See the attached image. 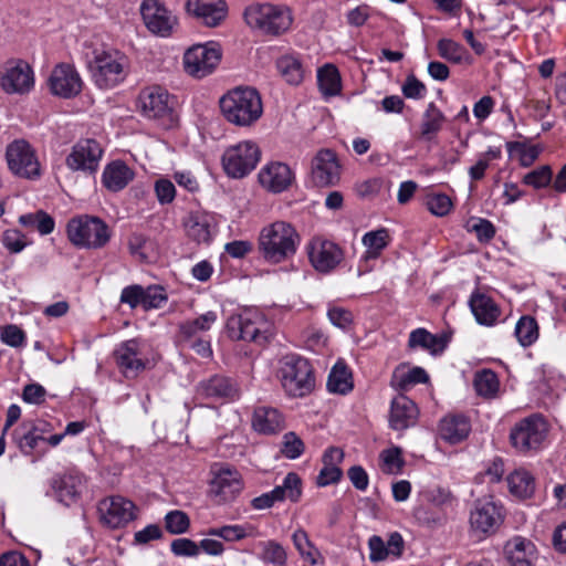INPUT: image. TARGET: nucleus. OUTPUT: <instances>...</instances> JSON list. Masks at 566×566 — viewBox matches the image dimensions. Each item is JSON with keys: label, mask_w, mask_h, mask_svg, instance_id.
I'll use <instances>...</instances> for the list:
<instances>
[{"label": "nucleus", "mask_w": 566, "mask_h": 566, "mask_svg": "<svg viewBox=\"0 0 566 566\" xmlns=\"http://www.w3.org/2000/svg\"><path fill=\"white\" fill-rule=\"evenodd\" d=\"M300 243L301 237L291 223L275 221L260 231L258 249L265 262L279 264L293 258Z\"/></svg>", "instance_id": "obj_1"}, {"label": "nucleus", "mask_w": 566, "mask_h": 566, "mask_svg": "<svg viewBox=\"0 0 566 566\" xmlns=\"http://www.w3.org/2000/svg\"><path fill=\"white\" fill-rule=\"evenodd\" d=\"M220 107L223 116L238 126H250L263 113L259 92L249 86H238L229 91L221 97Z\"/></svg>", "instance_id": "obj_2"}, {"label": "nucleus", "mask_w": 566, "mask_h": 566, "mask_svg": "<svg viewBox=\"0 0 566 566\" xmlns=\"http://www.w3.org/2000/svg\"><path fill=\"white\" fill-rule=\"evenodd\" d=\"M69 241L78 249H102L111 240L112 231L108 224L98 217L78 214L66 223Z\"/></svg>", "instance_id": "obj_3"}, {"label": "nucleus", "mask_w": 566, "mask_h": 566, "mask_svg": "<svg viewBox=\"0 0 566 566\" xmlns=\"http://www.w3.org/2000/svg\"><path fill=\"white\" fill-rule=\"evenodd\" d=\"M128 59L118 50H95L90 70L95 85L102 90L114 88L128 74Z\"/></svg>", "instance_id": "obj_4"}, {"label": "nucleus", "mask_w": 566, "mask_h": 566, "mask_svg": "<svg viewBox=\"0 0 566 566\" xmlns=\"http://www.w3.org/2000/svg\"><path fill=\"white\" fill-rule=\"evenodd\" d=\"M227 333L233 340L264 345L272 335V324L260 311L248 308L228 318Z\"/></svg>", "instance_id": "obj_5"}, {"label": "nucleus", "mask_w": 566, "mask_h": 566, "mask_svg": "<svg viewBox=\"0 0 566 566\" xmlns=\"http://www.w3.org/2000/svg\"><path fill=\"white\" fill-rule=\"evenodd\" d=\"M279 373L282 387L290 397H305L315 387V377L310 361L298 355L285 356Z\"/></svg>", "instance_id": "obj_6"}, {"label": "nucleus", "mask_w": 566, "mask_h": 566, "mask_svg": "<svg viewBox=\"0 0 566 566\" xmlns=\"http://www.w3.org/2000/svg\"><path fill=\"white\" fill-rule=\"evenodd\" d=\"M244 19L252 29L273 35L285 32L292 24L290 10L286 7L271 3L249 6L244 10Z\"/></svg>", "instance_id": "obj_7"}, {"label": "nucleus", "mask_w": 566, "mask_h": 566, "mask_svg": "<svg viewBox=\"0 0 566 566\" xmlns=\"http://www.w3.org/2000/svg\"><path fill=\"white\" fill-rule=\"evenodd\" d=\"M261 158L259 146L251 140H243L228 147L222 155L224 172L231 178H243L258 165Z\"/></svg>", "instance_id": "obj_8"}, {"label": "nucleus", "mask_w": 566, "mask_h": 566, "mask_svg": "<svg viewBox=\"0 0 566 566\" xmlns=\"http://www.w3.org/2000/svg\"><path fill=\"white\" fill-rule=\"evenodd\" d=\"M548 433V426L541 415H531L520 420L511 430L512 446L520 452L538 450Z\"/></svg>", "instance_id": "obj_9"}, {"label": "nucleus", "mask_w": 566, "mask_h": 566, "mask_svg": "<svg viewBox=\"0 0 566 566\" xmlns=\"http://www.w3.org/2000/svg\"><path fill=\"white\" fill-rule=\"evenodd\" d=\"M6 158L13 175L34 180L41 176V165L34 148L25 139H15L7 146Z\"/></svg>", "instance_id": "obj_10"}, {"label": "nucleus", "mask_w": 566, "mask_h": 566, "mask_svg": "<svg viewBox=\"0 0 566 566\" xmlns=\"http://www.w3.org/2000/svg\"><path fill=\"white\" fill-rule=\"evenodd\" d=\"M221 56V50L216 43L192 45L184 54L185 72L195 78H203L217 69Z\"/></svg>", "instance_id": "obj_11"}, {"label": "nucleus", "mask_w": 566, "mask_h": 566, "mask_svg": "<svg viewBox=\"0 0 566 566\" xmlns=\"http://www.w3.org/2000/svg\"><path fill=\"white\" fill-rule=\"evenodd\" d=\"M97 510L101 523L112 530L125 527L136 518V505L120 495L103 499Z\"/></svg>", "instance_id": "obj_12"}, {"label": "nucleus", "mask_w": 566, "mask_h": 566, "mask_svg": "<svg viewBox=\"0 0 566 566\" xmlns=\"http://www.w3.org/2000/svg\"><path fill=\"white\" fill-rule=\"evenodd\" d=\"M244 483L242 475L235 469L221 467L213 471L209 485V495L216 504H226L234 501L242 492Z\"/></svg>", "instance_id": "obj_13"}, {"label": "nucleus", "mask_w": 566, "mask_h": 566, "mask_svg": "<svg viewBox=\"0 0 566 566\" xmlns=\"http://www.w3.org/2000/svg\"><path fill=\"white\" fill-rule=\"evenodd\" d=\"M138 108L149 119H171L172 101L168 91L161 86L145 87L138 95Z\"/></svg>", "instance_id": "obj_14"}, {"label": "nucleus", "mask_w": 566, "mask_h": 566, "mask_svg": "<svg viewBox=\"0 0 566 566\" xmlns=\"http://www.w3.org/2000/svg\"><path fill=\"white\" fill-rule=\"evenodd\" d=\"M144 347L142 340L132 338L120 343L114 350L116 365L126 378H134L146 369L149 360Z\"/></svg>", "instance_id": "obj_15"}, {"label": "nucleus", "mask_w": 566, "mask_h": 566, "mask_svg": "<svg viewBox=\"0 0 566 566\" xmlns=\"http://www.w3.org/2000/svg\"><path fill=\"white\" fill-rule=\"evenodd\" d=\"M140 14L148 31L161 38L171 35L177 24L176 15L159 0H143Z\"/></svg>", "instance_id": "obj_16"}, {"label": "nucleus", "mask_w": 566, "mask_h": 566, "mask_svg": "<svg viewBox=\"0 0 566 566\" xmlns=\"http://www.w3.org/2000/svg\"><path fill=\"white\" fill-rule=\"evenodd\" d=\"M0 86L8 94H27L34 86V73L24 61H9L0 73Z\"/></svg>", "instance_id": "obj_17"}, {"label": "nucleus", "mask_w": 566, "mask_h": 566, "mask_svg": "<svg viewBox=\"0 0 566 566\" xmlns=\"http://www.w3.org/2000/svg\"><path fill=\"white\" fill-rule=\"evenodd\" d=\"M504 514L502 506L492 497L479 499L470 514V524L474 532L490 535L496 532L503 523Z\"/></svg>", "instance_id": "obj_18"}, {"label": "nucleus", "mask_w": 566, "mask_h": 566, "mask_svg": "<svg viewBox=\"0 0 566 566\" xmlns=\"http://www.w3.org/2000/svg\"><path fill=\"white\" fill-rule=\"evenodd\" d=\"M302 496V480L295 472H289L282 484L276 485L272 491L263 493L251 501L254 510H265L272 507L276 502L290 500L293 503L300 501Z\"/></svg>", "instance_id": "obj_19"}, {"label": "nucleus", "mask_w": 566, "mask_h": 566, "mask_svg": "<svg viewBox=\"0 0 566 566\" xmlns=\"http://www.w3.org/2000/svg\"><path fill=\"white\" fill-rule=\"evenodd\" d=\"M50 92L62 98L77 96L83 88V81L74 67L69 63L55 65L48 80Z\"/></svg>", "instance_id": "obj_20"}, {"label": "nucleus", "mask_w": 566, "mask_h": 566, "mask_svg": "<svg viewBox=\"0 0 566 566\" xmlns=\"http://www.w3.org/2000/svg\"><path fill=\"white\" fill-rule=\"evenodd\" d=\"M103 149L95 139H81L72 148L66 157V165L70 169L93 174L97 170Z\"/></svg>", "instance_id": "obj_21"}, {"label": "nucleus", "mask_w": 566, "mask_h": 566, "mask_svg": "<svg viewBox=\"0 0 566 566\" xmlns=\"http://www.w3.org/2000/svg\"><path fill=\"white\" fill-rule=\"evenodd\" d=\"M307 254L313 268L321 273L331 272L343 260L342 249L336 243L322 238L311 240Z\"/></svg>", "instance_id": "obj_22"}, {"label": "nucleus", "mask_w": 566, "mask_h": 566, "mask_svg": "<svg viewBox=\"0 0 566 566\" xmlns=\"http://www.w3.org/2000/svg\"><path fill=\"white\" fill-rule=\"evenodd\" d=\"M51 486L57 501L70 506L80 500L85 486V476L74 468L67 469L53 476Z\"/></svg>", "instance_id": "obj_23"}, {"label": "nucleus", "mask_w": 566, "mask_h": 566, "mask_svg": "<svg viewBox=\"0 0 566 566\" xmlns=\"http://www.w3.org/2000/svg\"><path fill=\"white\" fill-rule=\"evenodd\" d=\"M340 178V165L336 154L331 149H322L312 161V180L316 186H334Z\"/></svg>", "instance_id": "obj_24"}, {"label": "nucleus", "mask_w": 566, "mask_h": 566, "mask_svg": "<svg viewBox=\"0 0 566 566\" xmlns=\"http://www.w3.org/2000/svg\"><path fill=\"white\" fill-rule=\"evenodd\" d=\"M260 185L274 193H280L286 190L294 180V174L290 166L272 161L261 168L258 175Z\"/></svg>", "instance_id": "obj_25"}, {"label": "nucleus", "mask_w": 566, "mask_h": 566, "mask_svg": "<svg viewBox=\"0 0 566 566\" xmlns=\"http://www.w3.org/2000/svg\"><path fill=\"white\" fill-rule=\"evenodd\" d=\"M186 11L208 27L219 25L227 17L224 0H187Z\"/></svg>", "instance_id": "obj_26"}, {"label": "nucleus", "mask_w": 566, "mask_h": 566, "mask_svg": "<svg viewBox=\"0 0 566 566\" xmlns=\"http://www.w3.org/2000/svg\"><path fill=\"white\" fill-rule=\"evenodd\" d=\"M369 560L374 564L384 562L388 558L398 559L402 556L405 541L400 533L389 534L387 542L379 535H373L368 538Z\"/></svg>", "instance_id": "obj_27"}, {"label": "nucleus", "mask_w": 566, "mask_h": 566, "mask_svg": "<svg viewBox=\"0 0 566 566\" xmlns=\"http://www.w3.org/2000/svg\"><path fill=\"white\" fill-rule=\"evenodd\" d=\"M419 409L407 396L398 395L391 400L389 412V427L396 431H403L417 423Z\"/></svg>", "instance_id": "obj_28"}, {"label": "nucleus", "mask_w": 566, "mask_h": 566, "mask_svg": "<svg viewBox=\"0 0 566 566\" xmlns=\"http://www.w3.org/2000/svg\"><path fill=\"white\" fill-rule=\"evenodd\" d=\"M361 242L366 247V251L358 264V276L371 271L373 265H370L369 262L376 261L380 256L381 252L390 243V235L387 229L381 228L365 233Z\"/></svg>", "instance_id": "obj_29"}, {"label": "nucleus", "mask_w": 566, "mask_h": 566, "mask_svg": "<svg viewBox=\"0 0 566 566\" xmlns=\"http://www.w3.org/2000/svg\"><path fill=\"white\" fill-rule=\"evenodd\" d=\"M197 394L199 397L212 401H226L238 397V388L230 378L216 375L200 381L197 387Z\"/></svg>", "instance_id": "obj_30"}, {"label": "nucleus", "mask_w": 566, "mask_h": 566, "mask_svg": "<svg viewBox=\"0 0 566 566\" xmlns=\"http://www.w3.org/2000/svg\"><path fill=\"white\" fill-rule=\"evenodd\" d=\"M504 555L510 566H534L537 549L532 541L514 536L505 544Z\"/></svg>", "instance_id": "obj_31"}, {"label": "nucleus", "mask_w": 566, "mask_h": 566, "mask_svg": "<svg viewBox=\"0 0 566 566\" xmlns=\"http://www.w3.org/2000/svg\"><path fill=\"white\" fill-rule=\"evenodd\" d=\"M251 424L255 432L270 436L284 429L285 419L279 409L270 406H259L254 408Z\"/></svg>", "instance_id": "obj_32"}, {"label": "nucleus", "mask_w": 566, "mask_h": 566, "mask_svg": "<svg viewBox=\"0 0 566 566\" xmlns=\"http://www.w3.org/2000/svg\"><path fill=\"white\" fill-rule=\"evenodd\" d=\"M449 342L450 337L444 333L432 334L426 328L419 327L410 332L408 347L410 349L421 348L432 356H439L446 350Z\"/></svg>", "instance_id": "obj_33"}, {"label": "nucleus", "mask_w": 566, "mask_h": 566, "mask_svg": "<svg viewBox=\"0 0 566 566\" xmlns=\"http://www.w3.org/2000/svg\"><path fill=\"white\" fill-rule=\"evenodd\" d=\"M135 177L134 170L123 160L107 164L102 174V184L113 192L123 190Z\"/></svg>", "instance_id": "obj_34"}, {"label": "nucleus", "mask_w": 566, "mask_h": 566, "mask_svg": "<svg viewBox=\"0 0 566 566\" xmlns=\"http://www.w3.org/2000/svg\"><path fill=\"white\" fill-rule=\"evenodd\" d=\"M439 431L443 440L450 443H458L469 436L471 421L465 415L450 413L441 419Z\"/></svg>", "instance_id": "obj_35"}, {"label": "nucleus", "mask_w": 566, "mask_h": 566, "mask_svg": "<svg viewBox=\"0 0 566 566\" xmlns=\"http://www.w3.org/2000/svg\"><path fill=\"white\" fill-rule=\"evenodd\" d=\"M469 305L476 322L481 325L493 326L500 317V307L492 297L483 293H473Z\"/></svg>", "instance_id": "obj_36"}, {"label": "nucleus", "mask_w": 566, "mask_h": 566, "mask_svg": "<svg viewBox=\"0 0 566 566\" xmlns=\"http://www.w3.org/2000/svg\"><path fill=\"white\" fill-rule=\"evenodd\" d=\"M353 387L352 371L344 361L338 360L328 375V390L334 394L346 395L353 390Z\"/></svg>", "instance_id": "obj_37"}, {"label": "nucleus", "mask_w": 566, "mask_h": 566, "mask_svg": "<svg viewBox=\"0 0 566 566\" xmlns=\"http://www.w3.org/2000/svg\"><path fill=\"white\" fill-rule=\"evenodd\" d=\"M507 485L514 496L527 499L535 491V479L525 469H517L507 476Z\"/></svg>", "instance_id": "obj_38"}, {"label": "nucleus", "mask_w": 566, "mask_h": 566, "mask_svg": "<svg viewBox=\"0 0 566 566\" xmlns=\"http://www.w3.org/2000/svg\"><path fill=\"white\" fill-rule=\"evenodd\" d=\"M317 83L319 91L325 97L336 96L342 91V78L339 71L333 64H325L317 71Z\"/></svg>", "instance_id": "obj_39"}, {"label": "nucleus", "mask_w": 566, "mask_h": 566, "mask_svg": "<svg viewBox=\"0 0 566 566\" xmlns=\"http://www.w3.org/2000/svg\"><path fill=\"white\" fill-rule=\"evenodd\" d=\"M473 387L478 396L494 399L500 390V380L493 370L485 368L474 374Z\"/></svg>", "instance_id": "obj_40"}, {"label": "nucleus", "mask_w": 566, "mask_h": 566, "mask_svg": "<svg viewBox=\"0 0 566 566\" xmlns=\"http://www.w3.org/2000/svg\"><path fill=\"white\" fill-rule=\"evenodd\" d=\"M18 222L25 229L35 230L41 235H48L55 229V221L44 210L21 214Z\"/></svg>", "instance_id": "obj_41"}, {"label": "nucleus", "mask_w": 566, "mask_h": 566, "mask_svg": "<svg viewBox=\"0 0 566 566\" xmlns=\"http://www.w3.org/2000/svg\"><path fill=\"white\" fill-rule=\"evenodd\" d=\"M186 229L188 235L198 243H208L212 234L211 218L205 213H193L189 217Z\"/></svg>", "instance_id": "obj_42"}, {"label": "nucleus", "mask_w": 566, "mask_h": 566, "mask_svg": "<svg viewBox=\"0 0 566 566\" xmlns=\"http://www.w3.org/2000/svg\"><path fill=\"white\" fill-rule=\"evenodd\" d=\"M514 335L522 347L532 346L539 337L537 321L531 315H523L515 324Z\"/></svg>", "instance_id": "obj_43"}, {"label": "nucleus", "mask_w": 566, "mask_h": 566, "mask_svg": "<svg viewBox=\"0 0 566 566\" xmlns=\"http://www.w3.org/2000/svg\"><path fill=\"white\" fill-rule=\"evenodd\" d=\"M444 120L446 116L438 106L433 102L429 103L421 122V135L431 139L441 130Z\"/></svg>", "instance_id": "obj_44"}, {"label": "nucleus", "mask_w": 566, "mask_h": 566, "mask_svg": "<svg viewBox=\"0 0 566 566\" xmlns=\"http://www.w3.org/2000/svg\"><path fill=\"white\" fill-rule=\"evenodd\" d=\"M258 547L260 551L256 556L266 565H284L287 560L284 547L273 539L260 542Z\"/></svg>", "instance_id": "obj_45"}, {"label": "nucleus", "mask_w": 566, "mask_h": 566, "mask_svg": "<svg viewBox=\"0 0 566 566\" xmlns=\"http://www.w3.org/2000/svg\"><path fill=\"white\" fill-rule=\"evenodd\" d=\"M292 542L294 544L295 549L298 552L302 558L310 562L312 565L317 563V557L319 556V551L310 539L307 532L298 527L292 534Z\"/></svg>", "instance_id": "obj_46"}, {"label": "nucleus", "mask_w": 566, "mask_h": 566, "mask_svg": "<svg viewBox=\"0 0 566 566\" xmlns=\"http://www.w3.org/2000/svg\"><path fill=\"white\" fill-rule=\"evenodd\" d=\"M255 528L252 525H224L221 527H212L208 531V535L224 539L226 542H238L245 537L254 535Z\"/></svg>", "instance_id": "obj_47"}, {"label": "nucleus", "mask_w": 566, "mask_h": 566, "mask_svg": "<svg viewBox=\"0 0 566 566\" xmlns=\"http://www.w3.org/2000/svg\"><path fill=\"white\" fill-rule=\"evenodd\" d=\"M437 50L440 57L455 64L462 63L469 55L462 44L448 38H442L438 41Z\"/></svg>", "instance_id": "obj_48"}, {"label": "nucleus", "mask_w": 566, "mask_h": 566, "mask_svg": "<svg viewBox=\"0 0 566 566\" xmlns=\"http://www.w3.org/2000/svg\"><path fill=\"white\" fill-rule=\"evenodd\" d=\"M39 430H41L40 424H32L30 428H22L14 431V439L22 453L31 454L38 447L39 441L44 440V437H41Z\"/></svg>", "instance_id": "obj_49"}, {"label": "nucleus", "mask_w": 566, "mask_h": 566, "mask_svg": "<svg viewBox=\"0 0 566 566\" xmlns=\"http://www.w3.org/2000/svg\"><path fill=\"white\" fill-rule=\"evenodd\" d=\"M277 69L290 84H298L303 80V69L294 55H284L277 61Z\"/></svg>", "instance_id": "obj_50"}, {"label": "nucleus", "mask_w": 566, "mask_h": 566, "mask_svg": "<svg viewBox=\"0 0 566 566\" xmlns=\"http://www.w3.org/2000/svg\"><path fill=\"white\" fill-rule=\"evenodd\" d=\"M394 377L397 379L398 387L401 389H406L409 386L417 384H426L429 380V375L421 367H413L402 373H400L399 369H396Z\"/></svg>", "instance_id": "obj_51"}, {"label": "nucleus", "mask_w": 566, "mask_h": 566, "mask_svg": "<svg viewBox=\"0 0 566 566\" xmlns=\"http://www.w3.org/2000/svg\"><path fill=\"white\" fill-rule=\"evenodd\" d=\"M552 168L547 165H544L527 172L523 177L522 181L524 185L533 187L534 189H543L552 182Z\"/></svg>", "instance_id": "obj_52"}, {"label": "nucleus", "mask_w": 566, "mask_h": 566, "mask_svg": "<svg viewBox=\"0 0 566 566\" xmlns=\"http://www.w3.org/2000/svg\"><path fill=\"white\" fill-rule=\"evenodd\" d=\"M189 526V516L180 510L170 511L165 516V527L170 534H184Z\"/></svg>", "instance_id": "obj_53"}, {"label": "nucleus", "mask_w": 566, "mask_h": 566, "mask_svg": "<svg viewBox=\"0 0 566 566\" xmlns=\"http://www.w3.org/2000/svg\"><path fill=\"white\" fill-rule=\"evenodd\" d=\"M168 297L165 289L160 285H149L143 287V308L148 311L151 308H160Z\"/></svg>", "instance_id": "obj_54"}, {"label": "nucleus", "mask_w": 566, "mask_h": 566, "mask_svg": "<svg viewBox=\"0 0 566 566\" xmlns=\"http://www.w3.org/2000/svg\"><path fill=\"white\" fill-rule=\"evenodd\" d=\"M1 243L10 253L14 254L23 251L29 244L25 235L18 229L4 230L1 235Z\"/></svg>", "instance_id": "obj_55"}, {"label": "nucleus", "mask_w": 566, "mask_h": 566, "mask_svg": "<svg viewBox=\"0 0 566 566\" xmlns=\"http://www.w3.org/2000/svg\"><path fill=\"white\" fill-rule=\"evenodd\" d=\"M426 206L432 214L444 217L451 211L452 201L444 193H433L427 196Z\"/></svg>", "instance_id": "obj_56"}, {"label": "nucleus", "mask_w": 566, "mask_h": 566, "mask_svg": "<svg viewBox=\"0 0 566 566\" xmlns=\"http://www.w3.org/2000/svg\"><path fill=\"white\" fill-rule=\"evenodd\" d=\"M154 191L161 206L171 203L176 198V187L174 182L165 177H160L155 181Z\"/></svg>", "instance_id": "obj_57"}, {"label": "nucleus", "mask_w": 566, "mask_h": 566, "mask_svg": "<svg viewBox=\"0 0 566 566\" xmlns=\"http://www.w3.org/2000/svg\"><path fill=\"white\" fill-rule=\"evenodd\" d=\"M170 549L174 555L182 557H196L200 553L198 544L186 537L174 539L170 544Z\"/></svg>", "instance_id": "obj_58"}, {"label": "nucleus", "mask_w": 566, "mask_h": 566, "mask_svg": "<svg viewBox=\"0 0 566 566\" xmlns=\"http://www.w3.org/2000/svg\"><path fill=\"white\" fill-rule=\"evenodd\" d=\"M469 231L474 232L480 242H489L495 235L493 223L483 218H478L472 224H469Z\"/></svg>", "instance_id": "obj_59"}, {"label": "nucleus", "mask_w": 566, "mask_h": 566, "mask_svg": "<svg viewBox=\"0 0 566 566\" xmlns=\"http://www.w3.org/2000/svg\"><path fill=\"white\" fill-rule=\"evenodd\" d=\"M380 457L389 473H398L405 464L401 450L398 447L384 450Z\"/></svg>", "instance_id": "obj_60"}, {"label": "nucleus", "mask_w": 566, "mask_h": 566, "mask_svg": "<svg viewBox=\"0 0 566 566\" xmlns=\"http://www.w3.org/2000/svg\"><path fill=\"white\" fill-rule=\"evenodd\" d=\"M402 94L407 98L420 99L427 93L426 85L419 81L415 75H408L402 87Z\"/></svg>", "instance_id": "obj_61"}, {"label": "nucleus", "mask_w": 566, "mask_h": 566, "mask_svg": "<svg viewBox=\"0 0 566 566\" xmlns=\"http://www.w3.org/2000/svg\"><path fill=\"white\" fill-rule=\"evenodd\" d=\"M120 303L127 304L130 308L143 306V286L138 284L128 285L122 290Z\"/></svg>", "instance_id": "obj_62"}, {"label": "nucleus", "mask_w": 566, "mask_h": 566, "mask_svg": "<svg viewBox=\"0 0 566 566\" xmlns=\"http://www.w3.org/2000/svg\"><path fill=\"white\" fill-rule=\"evenodd\" d=\"M1 340L8 346L20 347L25 342V334L17 325H7L1 332Z\"/></svg>", "instance_id": "obj_63"}, {"label": "nucleus", "mask_w": 566, "mask_h": 566, "mask_svg": "<svg viewBox=\"0 0 566 566\" xmlns=\"http://www.w3.org/2000/svg\"><path fill=\"white\" fill-rule=\"evenodd\" d=\"M304 451L303 441L295 436L294 432H289L284 436V446L282 449L283 454L289 459L298 458Z\"/></svg>", "instance_id": "obj_64"}]
</instances>
